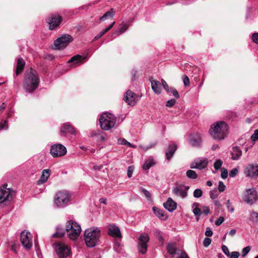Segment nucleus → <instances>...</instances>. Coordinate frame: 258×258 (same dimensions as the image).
Here are the masks:
<instances>
[{"instance_id": "obj_1", "label": "nucleus", "mask_w": 258, "mask_h": 258, "mask_svg": "<svg viewBox=\"0 0 258 258\" xmlns=\"http://www.w3.org/2000/svg\"><path fill=\"white\" fill-rule=\"evenodd\" d=\"M39 82L37 72L31 69L25 73L23 87L26 92L32 93L37 88Z\"/></svg>"}, {"instance_id": "obj_2", "label": "nucleus", "mask_w": 258, "mask_h": 258, "mask_svg": "<svg viewBox=\"0 0 258 258\" xmlns=\"http://www.w3.org/2000/svg\"><path fill=\"white\" fill-rule=\"evenodd\" d=\"M227 124L224 121H219L212 125L209 133L215 139L223 140L227 135Z\"/></svg>"}, {"instance_id": "obj_3", "label": "nucleus", "mask_w": 258, "mask_h": 258, "mask_svg": "<svg viewBox=\"0 0 258 258\" xmlns=\"http://www.w3.org/2000/svg\"><path fill=\"white\" fill-rule=\"evenodd\" d=\"M100 230L97 227H91L85 231V240L88 247H94L98 242Z\"/></svg>"}, {"instance_id": "obj_4", "label": "nucleus", "mask_w": 258, "mask_h": 258, "mask_svg": "<svg viewBox=\"0 0 258 258\" xmlns=\"http://www.w3.org/2000/svg\"><path fill=\"white\" fill-rule=\"evenodd\" d=\"M116 121L115 116L112 113H103L99 119L100 127L103 130L108 131L115 126Z\"/></svg>"}, {"instance_id": "obj_5", "label": "nucleus", "mask_w": 258, "mask_h": 258, "mask_svg": "<svg viewBox=\"0 0 258 258\" xmlns=\"http://www.w3.org/2000/svg\"><path fill=\"white\" fill-rule=\"evenodd\" d=\"M66 231L67 232L69 238L75 240L79 236L81 231V228L80 225L75 221L69 220L66 223Z\"/></svg>"}, {"instance_id": "obj_6", "label": "nucleus", "mask_w": 258, "mask_h": 258, "mask_svg": "<svg viewBox=\"0 0 258 258\" xmlns=\"http://www.w3.org/2000/svg\"><path fill=\"white\" fill-rule=\"evenodd\" d=\"M71 200L70 193L66 190L57 191L54 197V204L57 208H64L67 206Z\"/></svg>"}, {"instance_id": "obj_7", "label": "nucleus", "mask_w": 258, "mask_h": 258, "mask_svg": "<svg viewBox=\"0 0 258 258\" xmlns=\"http://www.w3.org/2000/svg\"><path fill=\"white\" fill-rule=\"evenodd\" d=\"M7 186V184H4L0 186V204L10 202L13 198L14 191Z\"/></svg>"}, {"instance_id": "obj_8", "label": "nucleus", "mask_w": 258, "mask_h": 258, "mask_svg": "<svg viewBox=\"0 0 258 258\" xmlns=\"http://www.w3.org/2000/svg\"><path fill=\"white\" fill-rule=\"evenodd\" d=\"M54 248L59 258H65L70 254V248L64 243L58 242L55 243L54 244Z\"/></svg>"}, {"instance_id": "obj_9", "label": "nucleus", "mask_w": 258, "mask_h": 258, "mask_svg": "<svg viewBox=\"0 0 258 258\" xmlns=\"http://www.w3.org/2000/svg\"><path fill=\"white\" fill-rule=\"evenodd\" d=\"M149 240L150 237L147 233H143L140 234L138 239V249L142 254H145L147 252Z\"/></svg>"}, {"instance_id": "obj_10", "label": "nucleus", "mask_w": 258, "mask_h": 258, "mask_svg": "<svg viewBox=\"0 0 258 258\" xmlns=\"http://www.w3.org/2000/svg\"><path fill=\"white\" fill-rule=\"evenodd\" d=\"M72 41V37L69 34H63L54 41V48L61 49L66 47Z\"/></svg>"}, {"instance_id": "obj_11", "label": "nucleus", "mask_w": 258, "mask_h": 258, "mask_svg": "<svg viewBox=\"0 0 258 258\" xmlns=\"http://www.w3.org/2000/svg\"><path fill=\"white\" fill-rule=\"evenodd\" d=\"M257 199V195L255 189L250 188L244 192L243 200L247 204L252 205L256 201Z\"/></svg>"}, {"instance_id": "obj_12", "label": "nucleus", "mask_w": 258, "mask_h": 258, "mask_svg": "<svg viewBox=\"0 0 258 258\" xmlns=\"http://www.w3.org/2000/svg\"><path fill=\"white\" fill-rule=\"evenodd\" d=\"M49 28L51 30L57 29L62 21V17L57 14L50 15L47 19Z\"/></svg>"}, {"instance_id": "obj_13", "label": "nucleus", "mask_w": 258, "mask_h": 258, "mask_svg": "<svg viewBox=\"0 0 258 258\" xmlns=\"http://www.w3.org/2000/svg\"><path fill=\"white\" fill-rule=\"evenodd\" d=\"M188 186L183 184H176L172 188V192L177 197H180L184 199L187 196V191L189 189Z\"/></svg>"}, {"instance_id": "obj_14", "label": "nucleus", "mask_w": 258, "mask_h": 258, "mask_svg": "<svg viewBox=\"0 0 258 258\" xmlns=\"http://www.w3.org/2000/svg\"><path fill=\"white\" fill-rule=\"evenodd\" d=\"M50 153L53 157H61L66 154L67 149L60 144H56L51 146Z\"/></svg>"}, {"instance_id": "obj_15", "label": "nucleus", "mask_w": 258, "mask_h": 258, "mask_svg": "<svg viewBox=\"0 0 258 258\" xmlns=\"http://www.w3.org/2000/svg\"><path fill=\"white\" fill-rule=\"evenodd\" d=\"M21 242L23 246L26 249L30 248L32 246L31 234L27 231H23L21 232Z\"/></svg>"}, {"instance_id": "obj_16", "label": "nucleus", "mask_w": 258, "mask_h": 258, "mask_svg": "<svg viewBox=\"0 0 258 258\" xmlns=\"http://www.w3.org/2000/svg\"><path fill=\"white\" fill-rule=\"evenodd\" d=\"M246 177H256L258 176V164H248L244 169Z\"/></svg>"}, {"instance_id": "obj_17", "label": "nucleus", "mask_w": 258, "mask_h": 258, "mask_svg": "<svg viewBox=\"0 0 258 258\" xmlns=\"http://www.w3.org/2000/svg\"><path fill=\"white\" fill-rule=\"evenodd\" d=\"M208 163L207 159L204 158H199L191 162L190 164L191 169H203L205 168Z\"/></svg>"}, {"instance_id": "obj_18", "label": "nucleus", "mask_w": 258, "mask_h": 258, "mask_svg": "<svg viewBox=\"0 0 258 258\" xmlns=\"http://www.w3.org/2000/svg\"><path fill=\"white\" fill-rule=\"evenodd\" d=\"M124 100L130 105L134 106L138 102V96L130 90L126 91L123 98Z\"/></svg>"}, {"instance_id": "obj_19", "label": "nucleus", "mask_w": 258, "mask_h": 258, "mask_svg": "<svg viewBox=\"0 0 258 258\" xmlns=\"http://www.w3.org/2000/svg\"><path fill=\"white\" fill-rule=\"evenodd\" d=\"M108 234L114 237H121V234L119 228L114 224L108 226Z\"/></svg>"}, {"instance_id": "obj_20", "label": "nucleus", "mask_w": 258, "mask_h": 258, "mask_svg": "<svg viewBox=\"0 0 258 258\" xmlns=\"http://www.w3.org/2000/svg\"><path fill=\"white\" fill-rule=\"evenodd\" d=\"M163 205L164 208L170 212L174 211L177 207L176 203L173 201L171 198H169L167 202L164 203Z\"/></svg>"}, {"instance_id": "obj_21", "label": "nucleus", "mask_w": 258, "mask_h": 258, "mask_svg": "<svg viewBox=\"0 0 258 258\" xmlns=\"http://www.w3.org/2000/svg\"><path fill=\"white\" fill-rule=\"evenodd\" d=\"M231 155L232 160H237L242 155V151L238 146H234L232 148Z\"/></svg>"}, {"instance_id": "obj_22", "label": "nucleus", "mask_w": 258, "mask_h": 258, "mask_svg": "<svg viewBox=\"0 0 258 258\" xmlns=\"http://www.w3.org/2000/svg\"><path fill=\"white\" fill-rule=\"evenodd\" d=\"M60 133L62 135H66L68 134H74L75 130L74 127L70 124L66 123L63 124L60 130Z\"/></svg>"}, {"instance_id": "obj_23", "label": "nucleus", "mask_w": 258, "mask_h": 258, "mask_svg": "<svg viewBox=\"0 0 258 258\" xmlns=\"http://www.w3.org/2000/svg\"><path fill=\"white\" fill-rule=\"evenodd\" d=\"M50 174V170L49 169L43 170L40 179L37 181V184L39 185L46 182L49 177Z\"/></svg>"}, {"instance_id": "obj_24", "label": "nucleus", "mask_w": 258, "mask_h": 258, "mask_svg": "<svg viewBox=\"0 0 258 258\" xmlns=\"http://www.w3.org/2000/svg\"><path fill=\"white\" fill-rule=\"evenodd\" d=\"M85 57L78 54L73 56L69 61V63H73L74 65L79 66L83 62Z\"/></svg>"}, {"instance_id": "obj_25", "label": "nucleus", "mask_w": 258, "mask_h": 258, "mask_svg": "<svg viewBox=\"0 0 258 258\" xmlns=\"http://www.w3.org/2000/svg\"><path fill=\"white\" fill-rule=\"evenodd\" d=\"M177 147L174 144L170 145L166 149V156L168 160H170L176 150Z\"/></svg>"}, {"instance_id": "obj_26", "label": "nucleus", "mask_w": 258, "mask_h": 258, "mask_svg": "<svg viewBox=\"0 0 258 258\" xmlns=\"http://www.w3.org/2000/svg\"><path fill=\"white\" fill-rule=\"evenodd\" d=\"M152 89L155 93L160 94L161 93V87L159 81L151 80Z\"/></svg>"}, {"instance_id": "obj_27", "label": "nucleus", "mask_w": 258, "mask_h": 258, "mask_svg": "<svg viewBox=\"0 0 258 258\" xmlns=\"http://www.w3.org/2000/svg\"><path fill=\"white\" fill-rule=\"evenodd\" d=\"M128 26L126 24H120L118 29L112 34V36L115 38L116 36H119L124 32L128 29Z\"/></svg>"}, {"instance_id": "obj_28", "label": "nucleus", "mask_w": 258, "mask_h": 258, "mask_svg": "<svg viewBox=\"0 0 258 258\" xmlns=\"http://www.w3.org/2000/svg\"><path fill=\"white\" fill-rule=\"evenodd\" d=\"M25 62L22 58H19L17 60L16 74L19 75L23 71Z\"/></svg>"}, {"instance_id": "obj_29", "label": "nucleus", "mask_w": 258, "mask_h": 258, "mask_svg": "<svg viewBox=\"0 0 258 258\" xmlns=\"http://www.w3.org/2000/svg\"><path fill=\"white\" fill-rule=\"evenodd\" d=\"M153 211L155 214L161 220H166L167 218V216L165 214L164 211L157 207H153Z\"/></svg>"}, {"instance_id": "obj_30", "label": "nucleus", "mask_w": 258, "mask_h": 258, "mask_svg": "<svg viewBox=\"0 0 258 258\" xmlns=\"http://www.w3.org/2000/svg\"><path fill=\"white\" fill-rule=\"evenodd\" d=\"M115 15V12L113 9H111L109 11L106 12L100 18V21H104L107 19L112 18Z\"/></svg>"}, {"instance_id": "obj_31", "label": "nucleus", "mask_w": 258, "mask_h": 258, "mask_svg": "<svg viewBox=\"0 0 258 258\" xmlns=\"http://www.w3.org/2000/svg\"><path fill=\"white\" fill-rule=\"evenodd\" d=\"M56 232L52 234V237L55 238H61L64 235L65 231L62 227L58 226L56 228Z\"/></svg>"}, {"instance_id": "obj_32", "label": "nucleus", "mask_w": 258, "mask_h": 258, "mask_svg": "<svg viewBox=\"0 0 258 258\" xmlns=\"http://www.w3.org/2000/svg\"><path fill=\"white\" fill-rule=\"evenodd\" d=\"M117 143L119 145H126V146H128L130 147L133 148H137V146L134 145H132L131 143H130L128 141H127V140H126L124 139H121V138L118 139V140H117Z\"/></svg>"}, {"instance_id": "obj_33", "label": "nucleus", "mask_w": 258, "mask_h": 258, "mask_svg": "<svg viewBox=\"0 0 258 258\" xmlns=\"http://www.w3.org/2000/svg\"><path fill=\"white\" fill-rule=\"evenodd\" d=\"M167 249L168 253L172 255L177 254V252L178 251L176 250V246L174 244H168Z\"/></svg>"}, {"instance_id": "obj_34", "label": "nucleus", "mask_w": 258, "mask_h": 258, "mask_svg": "<svg viewBox=\"0 0 258 258\" xmlns=\"http://www.w3.org/2000/svg\"><path fill=\"white\" fill-rule=\"evenodd\" d=\"M190 143L193 146H199L201 143V139L200 137L195 138L194 136H191L190 139Z\"/></svg>"}, {"instance_id": "obj_35", "label": "nucleus", "mask_w": 258, "mask_h": 258, "mask_svg": "<svg viewBox=\"0 0 258 258\" xmlns=\"http://www.w3.org/2000/svg\"><path fill=\"white\" fill-rule=\"evenodd\" d=\"M199 206V204L197 203H194L192 205V208H194L195 206L196 207L193 210V213L196 216H200L202 214V211L198 207Z\"/></svg>"}, {"instance_id": "obj_36", "label": "nucleus", "mask_w": 258, "mask_h": 258, "mask_svg": "<svg viewBox=\"0 0 258 258\" xmlns=\"http://www.w3.org/2000/svg\"><path fill=\"white\" fill-rule=\"evenodd\" d=\"M154 164H155V162L154 161V160L153 159H149L145 162V163L143 166V168L144 170H148L152 166L154 165Z\"/></svg>"}, {"instance_id": "obj_37", "label": "nucleus", "mask_w": 258, "mask_h": 258, "mask_svg": "<svg viewBox=\"0 0 258 258\" xmlns=\"http://www.w3.org/2000/svg\"><path fill=\"white\" fill-rule=\"evenodd\" d=\"M186 176L190 179H195L198 178V175L196 172L192 170H188L186 171Z\"/></svg>"}, {"instance_id": "obj_38", "label": "nucleus", "mask_w": 258, "mask_h": 258, "mask_svg": "<svg viewBox=\"0 0 258 258\" xmlns=\"http://www.w3.org/2000/svg\"><path fill=\"white\" fill-rule=\"evenodd\" d=\"M155 236L160 241H163V238L162 236V232L158 229H155L154 230Z\"/></svg>"}, {"instance_id": "obj_39", "label": "nucleus", "mask_w": 258, "mask_h": 258, "mask_svg": "<svg viewBox=\"0 0 258 258\" xmlns=\"http://www.w3.org/2000/svg\"><path fill=\"white\" fill-rule=\"evenodd\" d=\"M193 195L195 198H199L202 196L203 191L201 189L197 188L194 190Z\"/></svg>"}, {"instance_id": "obj_40", "label": "nucleus", "mask_w": 258, "mask_h": 258, "mask_svg": "<svg viewBox=\"0 0 258 258\" xmlns=\"http://www.w3.org/2000/svg\"><path fill=\"white\" fill-rule=\"evenodd\" d=\"M218 195L219 194L217 189H214L210 191V198L212 199H216L217 198Z\"/></svg>"}, {"instance_id": "obj_41", "label": "nucleus", "mask_w": 258, "mask_h": 258, "mask_svg": "<svg viewBox=\"0 0 258 258\" xmlns=\"http://www.w3.org/2000/svg\"><path fill=\"white\" fill-rule=\"evenodd\" d=\"M222 161L220 159H217L216 160L214 164V167L216 170L220 169L222 165Z\"/></svg>"}, {"instance_id": "obj_42", "label": "nucleus", "mask_w": 258, "mask_h": 258, "mask_svg": "<svg viewBox=\"0 0 258 258\" xmlns=\"http://www.w3.org/2000/svg\"><path fill=\"white\" fill-rule=\"evenodd\" d=\"M169 92L172 94V95L177 99L179 98V95L176 89L174 88H169Z\"/></svg>"}, {"instance_id": "obj_43", "label": "nucleus", "mask_w": 258, "mask_h": 258, "mask_svg": "<svg viewBox=\"0 0 258 258\" xmlns=\"http://www.w3.org/2000/svg\"><path fill=\"white\" fill-rule=\"evenodd\" d=\"M141 191L144 194V195L146 196V197L148 199L150 200L151 198V194L150 192L146 190V189L141 187L140 188Z\"/></svg>"}, {"instance_id": "obj_44", "label": "nucleus", "mask_w": 258, "mask_h": 258, "mask_svg": "<svg viewBox=\"0 0 258 258\" xmlns=\"http://www.w3.org/2000/svg\"><path fill=\"white\" fill-rule=\"evenodd\" d=\"M228 176V171L224 168H221V177L223 179H226Z\"/></svg>"}, {"instance_id": "obj_45", "label": "nucleus", "mask_w": 258, "mask_h": 258, "mask_svg": "<svg viewBox=\"0 0 258 258\" xmlns=\"http://www.w3.org/2000/svg\"><path fill=\"white\" fill-rule=\"evenodd\" d=\"M225 188H226V186L224 185V183L222 181H220L219 182V184H218V190H219V191L220 192H223V191H224L225 190Z\"/></svg>"}, {"instance_id": "obj_46", "label": "nucleus", "mask_w": 258, "mask_h": 258, "mask_svg": "<svg viewBox=\"0 0 258 258\" xmlns=\"http://www.w3.org/2000/svg\"><path fill=\"white\" fill-rule=\"evenodd\" d=\"M226 207L230 213H233L234 212V209L233 207L231 206L229 200H228L226 202Z\"/></svg>"}, {"instance_id": "obj_47", "label": "nucleus", "mask_w": 258, "mask_h": 258, "mask_svg": "<svg viewBox=\"0 0 258 258\" xmlns=\"http://www.w3.org/2000/svg\"><path fill=\"white\" fill-rule=\"evenodd\" d=\"M175 103L176 100L174 99H171L166 102V106L167 107H172L175 105Z\"/></svg>"}, {"instance_id": "obj_48", "label": "nucleus", "mask_w": 258, "mask_h": 258, "mask_svg": "<svg viewBox=\"0 0 258 258\" xmlns=\"http://www.w3.org/2000/svg\"><path fill=\"white\" fill-rule=\"evenodd\" d=\"M238 170L236 168L232 169L229 172V176L231 177H235L238 173Z\"/></svg>"}, {"instance_id": "obj_49", "label": "nucleus", "mask_w": 258, "mask_h": 258, "mask_svg": "<svg viewBox=\"0 0 258 258\" xmlns=\"http://www.w3.org/2000/svg\"><path fill=\"white\" fill-rule=\"evenodd\" d=\"M8 128V124L7 120L2 121L0 122V130Z\"/></svg>"}, {"instance_id": "obj_50", "label": "nucleus", "mask_w": 258, "mask_h": 258, "mask_svg": "<svg viewBox=\"0 0 258 258\" xmlns=\"http://www.w3.org/2000/svg\"><path fill=\"white\" fill-rule=\"evenodd\" d=\"M134 171V167L133 166H130L127 169V176L131 178L132 176L133 173Z\"/></svg>"}, {"instance_id": "obj_51", "label": "nucleus", "mask_w": 258, "mask_h": 258, "mask_svg": "<svg viewBox=\"0 0 258 258\" xmlns=\"http://www.w3.org/2000/svg\"><path fill=\"white\" fill-rule=\"evenodd\" d=\"M161 83H162L163 88L166 90V91L168 93H169V88H170L169 87V86H168V84H167V83L166 82V81L164 79H162Z\"/></svg>"}, {"instance_id": "obj_52", "label": "nucleus", "mask_w": 258, "mask_h": 258, "mask_svg": "<svg viewBox=\"0 0 258 258\" xmlns=\"http://www.w3.org/2000/svg\"><path fill=\"white\" fill-rule=\"evenodd\" d=\"M251 139L254 142L258 140V129L254 131V133L251 136Z\"/></svg>"}, {"instance_id": "obj_53", "label": "nucleus", "mask_w": 258, "mask_h": 258, "mask_svg": "<svg viewBox=\"0 0 258 258\" xmlns=\"http://www.w3.org/2000/svg\"><path fill=\"white\" fill-rule=\"evenodd\" d=\"M183 84L185 87L189 86V83H190L189 79L187 76H186V75L183 76Z\"/></svg>"}, {"instance_id": "obj_54", "label": "nucleus", "mask_w": 258, "mask_h": 258, "mask_svg": "<svg viewBox=\"0 0 258 258\" xmlns=\"http://www.w3.org/2000/svg\"><path fill=\"white\" fill-rule=\"evenodd\" d=\"M251 248L249 246H247L242 249V256H245L250 251Z\"/></svg>"}, {"instance_id": "obj_55", "label": "nucleus", "mask_w": 258, "mask_h": 258, "mask_svg": "<svg viewBox=\"0 0 258 258\" xmlns=\"http://www.w3.org/2000/svg\"><path fill=\"white\" fill-rule=\"evenodd\" d=\"M211 243V239L210 238L206 237L205 238L203 243L206 247L208 246Z\"/></svg>"}, {"instance_id": "obj_56", "label": "nucleus", "mask_w": 258, "mask_h": 258, "mask_svg": "<svg viewBox=\"0 0 258 258\" xmlns=\"http://www.w3.org/2000/svg\"><path fill=\"white\" fill-rule=\"evenodd\" d=\"M252 40L254 43L258 44V33H254L252 35Z\"/></svg>"}, {"instance_id": "obj_57", "label": "nucleus", "mask_w": 258, "mask_h": 258, "mask_svg": "<svg viewBox=\"0 0 258 258\" xmlns=\"http://www.w3.org/2000/svg\"><path fill=\"white\" fill-rule=\"evenodd\" d=\"M115 23V22L114 21L108 27H107L104 30H102V31L103 32V33L105 34L108 31H109L113 27Z\"/></svg>"}, {"instance_id": "obj_58", "label": "nucleus", "mask_w": 258, "mask_h": 258, "mask_svg": "<svg viewBox=\"0 0 258 258\" xmlns=\"http://www.w3.org/2000/svg\"><path fill=\"white\" fill-rule=\"evenodd\" d=\"M223 252L227 256L230 255V252L228 247L225 245H223L222 247Z\"/></svg>"}, {"instance_id": "obj_59", "label": "nucleus", "mask_w": 258, "mask_h": 258, "mask_svg": "<svg viewBox=\"0 0 258 258\" xmlns=\"http://www.w3.org/2000/svg\"><path fill=\"white\" fill-rule=\"evenodd\" d=\"M239 253L237 251H233L230 253V258H238L239 256Z\"/></svg>"}, {"instance_id": "obj_60", "label": "nucleus", "mask_w": 258, "mask_h": 258, "mask_svg": "<svg viewBox=\"0 0 258 258\" xmlns=\"http://www.w3.org/2000/svg\"><path fill=\"white\" fill-rule=\"evenodd\" d=\"M224 221V218L222 217L219 218L215 222V225L216 226L220 225Z\"/></svg>"}, {"instance_id": "obj_61", "label": "nucleus", "mask_w": 258, "mask_h": 258, "mask_svg": "<svg viewBox=\"0 0 258 258\" xmlns=\"http://www.w3.org/2000/svg\"><path fill=\"white\" fill-rule=\"evenodd\" d=\"M205 234L207 236L210 237L213 235V232L210 228L207 227Z\"/></svg>"}, {"instance_id": "obj_62", "label": "nucleus", "mask_w": 258, "mask_h": 258, "mask_svg": "<svg viewBox=\"0 0 258 258\" xmlns=\"http://www.w3.org/2000/svg\"><path fill=\"white\" fill-rule=\"evenodd\" d=\"M250 217L253 218L255 219V220L256 221H258V213L255 212H252L251 213Z\"/></svg>"}, {"instance_id": "obj_63", "label": "nucleus", "mask_w": 258, "mask_h": 258, "mask_svg": "<svg viewBox=\"0 0 258 258\" xmlns=\"http://www.w3.org/2000/svg\"><path fill=\"white\" fill-rule=\"evenodd\" d=\"M202 212L207 215L210 213V209L208 207L204 206L203 208Z\"/></svg>"}, {"instance_id": "obj_64", "label": "nucleus", "mask_w": 258, "mask_h": 258, "mask_svg": "<svg viewBox=\"0 0 258 258\" xmlns=\"http://www.w3.org/2000/svg\"><path fill=\"white\" fill-rule=\"evenodd\" d=\"M103 167V166L102 165H100V166H98V165H94L93 166V169L95 170H98V171H100Z\"/></svg>"}]
</instances>
